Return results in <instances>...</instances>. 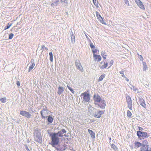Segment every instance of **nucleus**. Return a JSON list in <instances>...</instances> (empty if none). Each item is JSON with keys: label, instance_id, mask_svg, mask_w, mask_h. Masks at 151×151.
<instances>
[{"label": "nucleus", "instance_id": "45", "mask_svg": "<svg viewBox=\"0 0 151 151\" xmlns=\"http://www.w3.org/2000/svg\"><path fill=\"white\" fill-rule=\"evenodd\" d=\"M126 80L127 81H129V79H126Z\"/></svg>", "mask_w": 151, "mask_h": 151}, {"label": "nucleus", "instance_id": "17", "mask_svg": "<svg viewBox=\"0 0 151 151\" xmlns=\"http://www.w3.org/2000/svg\"><path fill=\"white\" fill-rule=\"evenodd\" d=\"M142 144L138 142H135L134 143V146L135 148H138L140 147L141 146Z\"/></svg>", "mask_w": 151, "mask_h": 151}, {"label": "nucleus", "instance_id": "12", "mask_svg": "<svg viewBox=\"0 0 151 151\" xmlns=\"http://www.w3.org/2000/svg\"><path fill=\"white\" fill-rule=\"evenodd\" d=\"M135 1L140 8L143 10H145V8L144 6L140 0H135Z\"/></svg>", "mask_w": 151, "mask_h": 151}, {"label": "nucleus", "instance_id": "27", "mask_svg": "<svg viewBox=\"0 0 151 151\" xmlns=\"http://www.w3.org/2000/svg\"><path fill=\"white\" fill-rule=\"evenodd\" d=\"M127 115L128 117L130 118L132 115V114L130 111L127 110Z\"/></svg>", "mask_w": 151, "mask_h": 151}, {"label": "nucleus", "instance_id": "31", "mask_svg": "<svg viewBox=\"0 0 151 151\" xmlns=\"http://www.w3.org/2000/svg\"><path fill=\"white\" fill-rule=\"evenodd\" d=\"M67 87L68 88V89L73 93H74L75 91H73V90L69 86H67Z\"/></svg>", "mask_w": 151, "mask_h": 151}, {"label": "nucleus", "instance_id": "25", "mask_svg": "<svg viewBox=\"0 0 151 151\" xmlns=\"http://www.w3.org/2000/svg\"><path fill=\"white\" fill-rule=\"evenodd\" d=\"M49 55L50 56V60L51 62H52L53 57L52 52H50Z\"/></svg>", "mask_w": 151, "mask_h": 151}, {"label": "nucleus", "instance_id": "14", "mask_svg": "<svg viewBox=\"0 0 151 151\" xmlns=\"http://www.w3.org/2000/svg\"><path fill=\"white\" fill-rule=\"evenodd\" d=\"M93 99L95 102L99 103L102 100L101 99L100 97L98 95L95 94L93 96Z\"/></svg>", "mask_w": 151, "mask_h": 151}, {"label": "nucleus", "instance_id": "5", "mask_svg": "<svg viewBox=\"0 0 151 151\" xmlns=\"http://www.w3.org/2000/svg\"><path fill=\"white\" fill-rule=\"evenodd\" d=\"M137 134L139 138L140 139H144L147 138L149 136L147 133L146 132H142L139 131H137Z\"/></svg>", "mask_w": 151, "mask_h": 151}, {"label": "nucleus", "instance_id": "6", "mask_svg": "<svg viewBox=\"0 0 151 151\" xmlns=\"http://www.w3.org/2000/svg\"><path fill=\"white\" fill-rule=\"evenodd\" d=\"M148 142L146 140H144L142 142V145L140 148V151H148Z\"/></svg>", "mask_w": 151, "mask_h": 151}, {"label": "nucleus", "instance_id": "3", "mask_svg": "<svg viewBox=\"0 0 151 151\" xmlns=\"http://www.w3.org/2000/svg\"><path fill=\"white\" fill-rule=\"evenodd\" d=\"M113 60H111L109 64L106 60H104L101 63V68L102 69H104L107 67L108 66V68H110L113 65Z\"/></svg>", "mask_w": 151, "mask_h": 151}, {"label": "nucleus", "instance_id": "29", "mask_svg": "<svg viewBox=\"0 0 151 151\" xmlns=\"http://www.w3.org/2000/svg\"><path fill=\"white\" fill-rule=\"evenodd\" d=\"M12 23L10 24H9V23H8V24L7 26H6L5 27V29L6 30V29L9 28L12 25Z\"/></svg>", "mask_w": 151, "mask_h": 151}, {"label": "nucleus", "instance_id": "28", "mask_svg": "<svg viewBox=\"0 0 151 151\" xmlns=\"http://www.w3.org/2000/svg\"><path fill=\"white\" fill-rule=\"evenodd\" d=\"M92 52L93 53V55H96V53H97V52L99 51L96 49H93L92 50Z\"/></svg>", "mask_w": 151, "mask_h": 151}, {"label": "nucleus", "instance_id": "16", "mask_svg": "<svg viewBox=\"0 0 151 151\" xmlns=\"http://www.w3.org/2000/svg\"><path fill=\"white\" fill-rule=\"evenodd\" d=\"M93 58L95 61L99 62L101 60V57L99 55H93Z\"/></svg>", "mask_w": 151, "mask_h": 151}, {"label": "nucleus", "instance_id": "41", "mask_svg": "<svg viewBox=\"0 0 151 151\" xmlns=\"http://www.w3.org/2000/svg\"><path fill=\"white\" fill-rule=\"evenodd\" d=\"M26 150L28 151H30L29 149V148H28V147H26Z\"/></svg>", "mask_w": 151, "mask_h": 151}, {"label": "nucleus", "instance_id": "21", "mask_svg": "<svg viewBox=\"0 0 151 151\" xmlns=\"http://www.w3.org/2000/svg\"><path fill=\"white\" fill-rule=\"evenodd\" d=\"M31 65L29 66V71L31 70L32 69L34 68L35 65V64L34 62H31Z\"/></svg>", "mask_w": 151, "mask_h": 151}, {"label": "nucleus", "instance_id": "19", "mask_svg": "<svg viewBox=\"0 0 151 151\" xmlns=\"http://www.w3.org/2000/svg\"><path fill=\"white\" fill-rule=\"evenodd\" d=\"M102 114L103 112L102 111H99L97 114L94 116L96 118H99L101 116V115Z\"/></svg>", "mask_w": 151, "mask_h": 151}, {"label": "nucleus", "instance_id": "13", "mask_svg": "<svg viewBox=\"0 0 151 151\" xmlns=\"http://www.w3.org/2000/svg\"><path fill=\"white\" fill-rule=\"evenodd\" d=\"M96 16L98 19L100 21L102 24H106L105 22L103 20V18L100 15L99 13L98 12H96Z\"/></svg>", "mask_w": 151, "mask_h": 151}, {"label": "nucleus", "instance_id": "40", "mask_svg": "<svg viewBox=\"0 0 151 151\" xmlns=\"http://www.w3.org/2000/svg\"><path fill=\"white\" fill-rule=\"evenodd\" d=\"M41 47L42 49H46V47H45V46L44 45H42L41 46Z\"/></svg>", "mask_w": 151, "mask_h": 151}, {"label": "nucleus", "instance_id": "8", "mask_svg": "<svg viewBox=\"0 0 151 151\" xmlns=\"http://www.w3.org/2000/svg\"><path fill=\"white\" fill-rule=\"evenodd\" d=\"M127 103V104L128 107L131 110L132 109V102L131 98L130 96L127 95L126 96Z\"/></svg>", "mask_w": 151, "mask_h": 151}, {"label": "nucleus", "instance_id": "11", "mask_svg": "<svg viewBox=\"0 0 151 151\" xmlns=\"http://www.w3.org/2000/svg\"><path fill=\"white\" fill-rule=\"evenodd\" d=\"M95 105H98L100 108L103 109L105 108L106 104L105 101L104 100H102L98 104L95 103Z\"/></svg>", "mask_w": 151, "mask_h": 151}, {"label": "nucleus", "instance_id": "35", "mask_svg": "<svg viewBox=\"0 0 151 151\" xmlns=\"http://www.w3.org/2000/svg\"><path fill=\"white\" fill-rule=\"evenodd\" d=\"M138 55L139 56V58L140 60L143 61V58L141 55H139L138 54Z\"/></svg>", "mask_w": 151, "mask_h": 151}, {"label": "nucleus", "instance_id": "34", "mask_svg": "<svg viewBox=\"0 0 151 151\" xmlns=\"http://www.w3.org/2000/svg\"><path fill=\"white\" fill-rule=\"evenodd\" d=\"M90 46L91 48V49H93V48H95V46L93 45V44L92 43H90Z\"/></svg>", "mask_w": 151, "mask_h": 151}, {"label": "nucleus", "instance_id": "44", "mask_svg": "<svg viewBox=\"0 0 151 151\" xmlns=\"http://www.w3.org/2000/svg\"><path fill=\"white\" fill-rule=\"evenodd\" d=\"M123 71H120V73L121 74H123Z\"/></svg>", "mask_w": 151, "mask_h": 151}, {"label": "nucleus", "instance_id": "23", "mask_svg": "<svg viewBox=\"0 0 151 151\" xmlns=\"http://www.w3.org/2000/svg\"><path fill=\"white\" fill-rule=\"evenodd\" d=\"M48 121L50 123H52L53 121V119L52 116H49L47 119Z\"/></svg>", "mask_w": 151, "mask_h": 151}, {"label": "nucleus", "instance_id": "37", "mask_svg": "<svg viewBox=\"0 0 151 151\" xmlns=\"http://www.w3.org/2000/svg\"><path fill=\"white\" fill-rule=\"evenodd\" d=\"M93 2L94 5L95 6H96L97 5V3L96 2V0H95V1L94 0H93Z\"/></svg>", "mask_w": 151, "mask_h": 151}, {"label": "nucleus", "instance_id": "26", "mask_svg": "<svg viewBox=\"0 0 151 151\" xmlns=\"http://www.w3.org/2000/svg\"><path fill=\"white\" fill-rule=\"evenodd\" d=\"M6 98L5 97L0 98V101L2 103H4L6 102Z\"/></svg>", "mask_w": 151, "mask_h": 151}, {"label": "nucleus", "instance_id": "7", "mask_svg": "<svg viewBox=\"0 0 151 151\" xmlns=\"http://www.w3.org/2000/svg\"><path fill=\"white\" fill-rule=\"evenodd\" d=\"M40 114L42 118H47L49 114L48 110L47 109H44L40 111Z\"/></svg>", "mask_w": 151, "mask_h": 151}, {"label": "nucleus", "instance_id": "2", "mask_svg": "<svg viewBox=\"0 0 151 151\" xmlns=\"http://www.w3.org/2000/svg\"><path fill=\"white\" fill-rule=\"evenodd\" d=\"M34 136L35 141L40 143L42 142V138L40 129L37 128L35 130Z\"/></svg>", "mask_w": 151, "mask_h": 151}, {"label": "nucleus", "instance_id": "15", "mask_svg": "<svg viewBox=\"0 0 151 151\" xmlns=\"http://www.w3.org/2000/svg\"><path fill=\"white\" fill-rule=\"evenodd\" d=\"M139 103L144 108H145L146 106L144 100L142 98L139 99Z\"/></svg>", "mask_w": 151, "mask_h": 151}, {"label": "nucleus", "instance_id": "24", "mask_svg": "<svg viewBox=\"0 0 151 151\" xmlns=\"http://www.w3.org/2000/svg\"><path fill=\"white\" fill-rule=\"evenodd\" d=\"M101 55H102L103 58L104 59H106L107 56L106 53L105 52H102L101 53Z\"/></svg>", "mask_w": 151, "mask_h": 151}, {"label": "nucleus", "instance_id": "38", "mask_svg": "<svg viewBox=\"0 0 151 151\" xmlns=\"http://www.w3.org/2000/svg\"><path fill=\"white\" fill-rule=\"evenodd\" d=\"M138 129L139 130V131H142L143 130L142 128L141 127H138Z\"/></svg>", "mask_w": 151, "mask_h": 151}, {"label": "nucleus", "instance_id": "22", "mask_svg": "<svg viewBox=\"0 0 151 151\" xmlns=\"http://www.w3.org/2000/svg\"><path fill=\"white\" fill-rule=\"evenodd\" d=\"M142 63L144 66L143 69L144 71H145L147 69V66L146 65V64L145 62H143Z\"/></svg>", "mask_w": 151, "mask_h": 151}, {"label": "nucleus", "instance_id": "33", "mask_svg": "<svg viewBox=\"0 0 151 151\" xmlns=\"http://www.w3.org/2000/svg\"><path fill=\"white\" fill-rule=\"evenodd\" d=\"M104 78V76H100L99 77V78L98 80V81H102Z\"/></svg>", "mask_w": 151, "mask_h": 151}, {"label": "nucleus", "instance_id": "39", "mask_svg": "<svg viewBox=\"0 0 151 151\" xmlns=\"http://www.w3.org/2000/svg\"><path fill=\"white\" fill-rule=\"evenodd\" d=\"M17 84L18 86H20V83L19 81H17Z\"/></svg>", "mask_w": 151, "mask_h": 151}, {"label": "nucleus", "instance_id": "42", "mask_svg": "<svg viewBox=\"0 0 151 151\" xmlns=\"http://www.w3.org/2000/svg\"><path fill=\"white\" fill-rule=\"evenodd\" d=\"M61 1L62 2H65L67 1V0H61Z\"/></svg>", "mask_w": 151, "mask_h": 151}, {"label": "nucleus", "instance_id": "18", "mask_svg": "<svg viewBox=\"0 0 151 151\" xmlns=\"http://www.w3.org/2000/svg\"><path fill=\"white\" fill-rule=\"evenodd\" d=\"M64 91V88L62 87L59 86L58 88V93L59 94H60L62 93Z\"/></svg>", "mask_w": 151, "mask_h": 151}, {"label": "nucleus", "instance_id": "32", "mask_svg": "<svg viewBox=\"0 0 151 151\" xmlns=\"http://www.w3.org/2000/svg\"><path fill=\"white\" fill-rule=\"evenodd\" d=\"M14 36V34L12 33H11L10 34L9 36V39H12Z\"/></svg>", "mask_w": 151, "mask_h": 151}, {"label": "nucleus", "instance_id": "4", "mask_svg": "<svg viewBox=\"0 0 151 151\" xmlns=\"http://www.w3.org/2000/svg\"><path fill=\"white\" fill-rule=\"evenodd\" d=\"M81 97L83 99V101L84 102H88L90 100L89 94L87 92H84L82 93Z\"/></svg>", "mask_w": 151, "mask_h": 151}, {"label": "nucleus", "instance_id": "36", "mask_svg": "<svg viewBox=\"0 0 151 151\" xmlns=\"http://www.w3.org/2000/svg\"><path fill=\"white\" fill-rule=\"evenodd\" d=\"M73 37L72 38L71 37V38H72L71 40H72V42H75V36H73Z\"/></svg>", "mask_w": 151, "mask_h": 151}, {"label": "nucleus", "instance_id": "20", "mask_svg": "<svg viewBox=\"0 0 151 151\" xmlns=\"http://www.w3.org/2000/svg\"><path fill=\"white\" fill-rule=\"evenodd\" d=\"M88 131L89 133L90 134L91 137L93 139L95 138V133L91 130L90 129H88Z\"/></svg>", "mask_w": 151, "mask_h": 151}, {"label": "nucleus", "instance_id": "9", "mask_svg": "<svg viewBox=\"0 0 151 151\" xmlns=\"http://www.w3.org/2000/svg\"><path fill=\"white\" fill-rule=\"evenodd\" d=\"M20 114L21 115L27 118H30L32 117V115L29 112L25 111H20Z\"/></svg>", "mask_w": 151, "mask_h": 151}, {"label": "nucleus", "instance_id": "30", "mask_svg": "<svg viewBox=\"0 0 151 151\" xmlns=\"http://www.w3.org/2000/svg\"><path fill=\"white\" fill-rule=\"evenodd\" d=\"M111 147L115 150H116L117 149L116 146L114 144H112L111 145Z\"/></svg>", "mask_w": 151, "mask_h": 151}, {"label": "nucleus", "instance_id": "43", "mask_svg": "<svg viewBox=\"0 0 151 151\" xmlns=\"http://www.w3.org/2000/svg\"><path fill=\"white\" fill-rule=\"evenodd\" d=\"M64 136H65V137H68V134H64L63 135Z\"/></svg>", "mask_w": 151, "mask_h": 151}, {"label": "nucleus", "instance_id": "46", "mask_svg": "<svg viewBox=\"0 0 151 151\" xmlns=\"http://www.w3.org/2000/svg\"><path fill=\"white\" fill-rule=\"evenodd\" d=\"M45 49H46L47 50H48V48H47V47H46V48Z\"/></svg>", "mask_w": 151, "mask_h": 151}, {"label": "nucleus", "instance_id": "10", "mask_svg": "<svg viewBox=\"0 0 151 151\" xmlns=\"http://www.w3.org/2000/svg\"><path fill=\"white\" fill-rule=\"evenodd\" d=\"M75 65L76 68L80 71L83 72V68L79 60H76Z\"/></svg>", "mask_w": 151, "mask_h": 151}, {"label": "nucleus", "instance_id": "1", "mask_svg": "<svg viewBox=\"0 0 151 151\" xmlns=\"http://www.w3.org/2000/svg\"><path fill=\"white\" fill-rule=\"evenodd\" d=\"M66 132V131L65 129H62L57 133H51L50 134L51 137V142L49 144L51 145L53 147L58 145L59 143L60 140L58 137H63V134Z\"/></svg>", "mask_w": 151, "mask_h": 151}]
</instances>
